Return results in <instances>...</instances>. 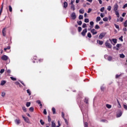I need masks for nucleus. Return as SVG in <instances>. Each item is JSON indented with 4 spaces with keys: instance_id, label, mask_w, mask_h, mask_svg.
<instances>
[{
    "instance_id": "1",
    "label": "nucleus",
    "mask_w": 127,
    "mask_h": 127,
    "mask_svg": "<svg viewBox=\"0 0 127 127\" xmlns=\"http://www.w3.org/2000/svg\"><path fill=\"white\" fill-rule=\"evenodd\" d=\"M119 8V5L118 4L116 3L114 5V10L115 12L116 15H117V17H120V13H119V11H118V9Z\"/></svg>"
},
{
    "instance_id": "2",
    "label": "nucleus",
    "mask_w": 127,
    "mask_h": 127,
    "mask_svg": "<svg viewBox=\"0 0 127 127\" xmlns=\"http://www.w3.org/2000/svg\"><path fill=\"white\" fill-rule=\"evenodd\" d=\"M105 35L106 33H101L99 36V39H103V38L105 37Z\"/></svg>"
},
{
    "instance_id": "3",
    "label": "nucleus",
    "mask_w": 127,
    "mask_h": 127,
    "mask_svg": "<svg viewBox=\"0 0 127 127\" xmlns=\"http://www.w3.org/2000/svg\"><path fill=\"white\" fill-rule=\"evenodd\" d=\"M105 45L108 48H112V45L109 43L108 41H107L105 43Z\"/></svg>"
},
{
    "instance_id": "4",
    "label": "nucleus",
    "mask_w": 127,
    "mask_h": 127,
    "mask_svg": "<svg viewBox=\"0 0 127 127\" xmlns=\"http://www.w3.org/2000/svg\"><path fill=\"white\" fill-rule=\"evenodd\" d=\"M122 115H123V112H122L121 110H119L117 113V118H120V117H122Z\"/></svg>"
},
{
    "instance_id": "5",
    "label": "nucleus",
    "mask_w": 127,
    "mask_h": 127,
    "mask_svg": "<svg viewBox=\"0 0 127 127\" xmlns=\"http://www.w3.org/2000/svg\"><path fill=\"white\" fill-rule=\"evenodd\" d=\"M70 16L72 18V19H76V13L75 12H72L71 14H70Z\"/></svg>"
},
{
    "instance_id": "6",
    "label": "nucleus",
    "mask_w": 127,
    "mask_h": 127,
    "mask_svg": "<svg viewBox=\"0 0 127 127\" xmlns=\"http://www.w3.org/2000/svg\"><path fill=\"white\" fill-rule=\"evenodd\" d=\"M6 28H5V27L2 29V33L3 36H5V35L6 34Z\"/></svg>"
},
{
    "instance_id": "7",
    "label": "nucleus",
    "mask_w": 127,
    "mask_h": 127,
    "mask_svg": "<svg viewBox=\"0 0 127 127\" xmlns=\"http://www.w3.org/2000/svg\"><path fill=\"white\" fill-rule=\"evenodd\" d=\"M2 60H4L6 61V60H7L8 59V57L7 56L4 55L1 57Z\"/></svg>"
},
{
    "instance_id": "8",
    "label": "nucleus",
    "mask_w": 127,
    "mask_h": 127,
    "mask_svg": "<svg viewBox=\"0 0 127 127\" xmlns=\"http://www.w3.org/2000/svg\"><path fill=\"white\" fill-rule=\"evenodd\" d=\"M87 32V29H84L81 32V35L82 36H85L86 35V33Z\"/></svg>"
},
{
    "instance_id": "9",
    "label": "nucleus",
    "mask_w": 127,
    "mask_h": 127,
    "mask_svg": "<svg viewBox=\"0 0 127 127\" xmlns=\"http://www.w3.org/2000/svg\"><path fill=\"white\" fill-rule=\"evenodd\" d=\"M23 120L25 121L26 123H27L28 124L29 122V120L28 119V118H25L24 116H22Z\"/></svg>"
},
{
    "instance_id": "10",
    "label": "nucleus",
    "mask_w": 127,
    "mask_h": 127,
    "mask_svg": "<svg viewBox=\"0 0 127 127\" xmlns=\"http://www.w3.org/2000/svg\"><path fill=\"white\" fill-rule=\"evenodd\" d=\"M91 33H92L93 35H95V34H97V32L96 31V30L94 29H93L91 30Z\"/></svg>"
},
{
    "instance_id": "11",
    "label": "nucleus",
    "mask_w": 127,
    "mask_h": 127,
    "mask_svg": "<svg viewBox=\"0 0 127 127\" xmlns=\"http://www.w3.org/2000/svg\"><path fill=\"white\" fill-rule=\"evenodd\" d=\"M70 9L71 10L74 11V10H75V9H76V8L75 7V5L74 4L71 5Z\"/></svg>"
},
{
    "instance_id": "12",
    "label": "nucleus",
    "mask_w": 127,
    "mask_h": 127,
    "mask_svg": "<svg viewBox=\"0 0 127 127\" xmlns=\"http://www.w3.org/2000/svg\"><path fill=\"white\" fill-rule=\"evenodd\" d=\"M109 40H110V42H111V43H112V41H113V42H114V43L115 44H116V43H117V40H116V39H113L112 40H111V39H109Z\"/></svg>"
},
{
    "instance_id": "13",
    "label": "nucleus",
    "mask_w": 127,
    "mask_h": 127,
    "mask_svg": "<svg viewBox=\"0 0 127 127\" xmlns=\"http://www.w3.org/2000/svg\"><path fill=\"white\" fill-rule=\"evenodd\" d=\"M15 123L16 125H19L20 124V120L19 119L15 120Z\"/></svg>"
},
{
    "instance_id": "14",
    "label": "nucleus",
    "mask_w": 127,
    "mask_h": 127,
    "mask_svg": "<svg viewBox=\"0 0 127 127\" xmlns=\"http://www.w3.org/2000/svg\"><path fill=\"white\" fill-rule=\"evenodd\" d=\"M68 6V3L67 2L65 1L64 2V8H66Z\"/></svg>"
},
{
    "instance_id": "15",
    "label": "nucleus",
    "mask_w": 127,
    "mask_h": 127,
    "mask_svg": "<svg viewBox=\"0 0 127 127\" xmlns=\"http://www.w3.org/2000/svg\"><path fill=\"white\" fill-rule=\"evenodd\" d=\"M117 103L118 104V108H119V109H121L122 108V106L121 105V104L120 103V101H119V100L117 99Z\"/></svg>"
},
{
    "instance_id": "16",
    "label": "nucleus",
    "mask_w": 127,
    "mask_h": 127,
    "mask_svg": "<svg viewBox=\"0 0 127 127\" xmlns=\"http://www.w3.org/2000/svg\"><path fill=\"white\" fill-rule=\"evenodd\" d=\"M90 28H93V27H94V22H93V21H91L90 22Z\"/></svg>"
},
{
    "instance_id": "17",
    "label": "nucleus",
    "mask_w": 127,
    "mask_h": 127,
    "mask_svg": "<svg viewBox=\"0 0 127 127\" xmlns=\"http://www.w3.org/2000/svg\"><path fill=\"white\" fill-rule=\"evenodd\" d=\"M5 83H6V81H5V80H2L0 83L1 86H3V85H4Z\"/></svg>"
},
{
    "instance_id": "18",
    "label": "nucleus",
    "mask_w": 127,
    "mask_h": 127,
    "mask_svg": "<svg viewBox=\"0 0 127 127\" xmlns=\"http://www.w3.org/2000/svg\"><path fill=\"white\" fill-rule=\"evenodd\" d=\"M36 103L40 105V107H42V104H41V102L40 101V100L37 101Z\"/></svg>"
},
{
    "instance_id": "19",
    "label": "nucleus",
    "mask_w": 127,
    "mask_h": 127,
    "mask_svg": "<svg viewBox=\"0 0 127 127\" xmlns=\"http://www.w3.org/2000/svg\"><path fill=\"white\" fill-rule=\"evenodd\" d=\"M97 42L98 44H100V45H103V41L97 40Z\"/></svg>"
},
{
    "instance_id": "20",
    "label": "nucleus",
    "mask_w": 127,
    "mask_h": 127,
    "mask_svg": "<svg viewBox=\"0 0 127 127\" xmlns=\"http://www.w3.org/2000/svg\"><path fill=\"white\" fill-rule=\"evenodd\" d=\"M100 20H101V17L100 16L97 17L96 20V22H98V21H100Z\"/></svg>"
},
{
    "instance_id": "21",
    "label": "nucleus",
    "mask_w": 127,
    "mask_h": 127,
    "mask_svg": "<svg viewBox=\"0 0 127 127\" xmlns=\"http://www.w3.org/2000/svg\"><path fill=\"white\" fill-rule=\"evenodd\" d=\"M52 111H53L54 115H55V114H56V109H55V108L53 107L52 108Z\"/></svg>"
},
{
    "instance_id": "22",
    "label": "nucleus",
    "mask_w": 127,
    "mask_h": 127,
    "mask_svg": "<svg viewBox=\"0 0 127 127\" xmlns=\"http://www.w3.org/2000/svg\"><path fill=\"white\" fill-rule=\"evenodd\" d=\"M111 9H112V6H111L110 5L108 6L107 8V10H108L109 11H111Z\"/></svg>"
},
{
    "instance_id": "23",
    "label": "nucleus",
    "mask_w": 127,
    "mask_h": 127,
    "mask_svg": "<svg viewBox=\"0 0 127 127\" xmlns=\"http://www.w3.org/2000/svg\"><path fill=\"white\" fill-rule=\"evenodd\" d=\"M52 127H56V124L53 122H52Z\"/></svg>"
},
{
    "instance_id": "24",
    "label": "nucleus",
    "mask_w": 127,
    "mask_h": 127,
    "mask_svg": "<svg viewBox=\"0 0 127 127\" xmlns=\"http://www.w3.org/2000/svg\"><path fill=\"white\" fill-rule=\"evenodd\" d=\"M29 111H30V112H33V111H34V108L33 107H30L29 108Z\"/></svg>"
},
{
    "instance_id": "25",
    "label": "nucleus",
    "mask_w": 127,
    "mask_h": 127,
    "mask_svg": "<svg viewBox=\"0 0 127 127\" xmlns=\"http://www.w3.org/2000/svg\"><path fill=\"white\" fill-rule=\"evenodd\" d=\"M112 59H113V58L111 56H109L108 58V61H112Z\"/></svg>"
},
{
    "instance_id": "26",
    "label": "nucleus",
    "mask_w": 127,
    "mask_h": 127,
    "mask_svg": "<svg viewBox=\"0 0 127 127\" xmlns=\"http://www.w3.org/2000/svg\"><path fill=\"white\" fill-rule=\"evenodd\" d=\"M9 10L10 12L12 11V7L10 5L9 6Z\"/></svg>"
},
{
    "instance_id": "27",
    "label": "nucleus",
    "mask_w": 127,
    "mask_h": 127,
    "mask_svg": "<svg viewBox=\"0 0 127 127\" xmlns=\"http://www.w3.org/2000/svg\"><path fill=\"white\" fill-rule=\"evenodd\" d=\"M74 2H75V0H71L70 3H69V4H71V5L74 4Z\"/></svg>"
},
{
    "instance_id": "28",
    "label": "nucleus",
    "mask_w": 127,
    "mask_h": 127,
    "mask_svg": "<svg viewBox=\"0 0 127 127\" xmlns=\"http://www.w3.org/2000/svg\"><path fill=\"white\" fill-rule=\"evenodd\" d=\"M27 93L29 94V96H30L31 95V92H30V90H29V89L27 90Z\"/></svg>"
},
{
    "instance_id": "29",
    "label": "nucleus",
    "mask_w": 127,
    "mask_h": 127,
    "mask_svg": "<svg viewBox=\"0 0 127 127\" xmlns=\"http://www.w3.org/2000/svg\"><path fill=\"white\" fill-rule=\"evenodd\" d=\"M79 13H81V14L84 13V9H80L79 10Z\"/></svg>"
},
{
    "instance_id": "30",
    "label": "nucleus",
    "mask_w": 127,
    "mask_h": 127,
    "mask_svg": "<svg viewBox=\"0 0 127 127\" xmlns=\"http://www.w3.org/2000/svg\"><path fill=\"white\" fill-rule=\"evenodd\" d=\"M106 107L107 108H108V109H111V108H112V105L109 104H107Z\"/></svg>"
},
{
    "instance_id": "31",
    "label": "nucleus",
    "mask_w": 127,
    "mask_h": 127,
    "mask_svg": "<svg viewBox=\"0 0 127 127\" xmlns=\"http://www.w3.org/2000/svg\"><path fill=\"white\" fill-rule=\"evenodd\" d=\"M120 58H125V56L123 54H120Z\"/></svg>"
},
{
    "instance_id": "32",
    "label": "nucleus",
    "mask_w": 127,
    "mask_h": 127,
    "mask_svg": "<svg viewBox=\"0 0 127 127\" xmlns=\"http://www.w3.org/2000/svg\"><path fill=\"white\" fill-rule=\"evenodd\" d=\"M87 36L88 37H89V38H91V37H92V35L91 34V33H88Z\"/></svg>"
},
{
    "instance_id": "33",
    "label": "nucleus",
    "mask_w": 127,
    "mask_h": 127,
    "mask_svg": "<svg viewBox=\"0 0 127 127\" xmlns=\"http://www.w3.org/2000/svg\"><path fill=\"white\" fill-rule=\"evenodd\" d=\"M30 105H31V103L30 102H27L26 105V107H27L28 108V107H30Z\"/></svg>"
},
{
    "instance_id": "34",
    "label": "nucleus",
    "mask_w": 127,
    "mask_h": 127,
    "mask_svg": "<svg viewBox=\"0 0 127 127\" xmlns=\"http://www.w3.org/2000/svg\"><path fill=\"white\" fill-rule=\"evenodd\" d=\"M104 10H105V7H102V8H101L100 11L101 12H104Z\"/></svg>"
},
{
    "instance_id": "35",
    "label": "nucleus",
    "mask_w": 127,
    "mask_h": 127,
    "mask_svg": "<svg viewBox=\"0 0 127 127\" xmlns=\"http://www.w3.org/2000/svg\"><path fill=\"white\" fill-rule=\"evenodd\" d=\"M108 19H109L108 18V17H105V18H103V21H108Z\"/></svg>"
},
{
    "instance_id": "36",
    "label": "nucleus",
    "mask_w": 127,
    "mask_h": 127,
    "mask_svg": "<svg viewBox=\"0 0 127 127\" xmlns=\"http://www.w3.org/2000/svg\"><path fill=\"white\" fill-rule=\"evenodd\" d=\"M40 123H41V124L42 125V126H43L44 125V122L43 121V120H41L40 121Z\"/></svg>"
},
{
    "instance_id": "37",
    "label": "nucleus",
    "mask_w": 127,
    "mask_h": 127,
    "mask_svg": "<svg viewBox=\"0 0 127 127\" xmlns=\"http://www.w3.org/2000/svg\"><path fill=\"white\" fill-rule=\"evenodd\" d=\"M77 24H78V25H82V21H77Z\"/></svg>"
},
{
    "instance_id": "38",
    "label": "nucleus",
    "mask_w": 127,
    "mask_h": 127,
    "mask_svg": "<svg viewBox=\"0 0 127 127\" xmlns=\"http://www.w3.org/2000/svg\"><path fill=\"white\" fill-rule=\"evenodd\" d=\"M1 97H4L5 96V93L4 92H1Z\"/></svg>"
},
{
    "instance_id": "39",
    "label": "nucleus",
    "mask_w": 127,
    "mask_h": 127,
    "mask_svg": "<svg viewBox=\"0 0 127 127\" xmlns=\"http://www.w3.org/2000/svg\"><path fill=\"white\" fill-rule=\"evenodd\" d=\"M10 79L12 80V81H16V78L13 77H10Z\"/></svg>"
},
{
    "instance_id": "40",
    "label": "nucleus",
    "mask_w": 127,
    "mask_h": 127,
    "mask_svg": "<svg viewBox=\"0 0 127 127\" xmlns=\"http://www.w3.org/2000/svg\"><path fill=\"white\" fill-rule=\"evenodd\" d=\"M115 26L117 29H120V27L118 25L115 24Z\"/></svg>"
},
{
    "instance_id": "41",
    "label": "nucleus",
    "mask_w": 127,
    "mask_h": 127,
    "mask_svg": "<svg viewBox=\"0 0 127 127\" xmlns=\"http://www.w3.org/2000/svg\"><path fill=\"white\" fill-rule=\"evenodd\" d=\"M8 49H10V47L8 46L6 48H4V51H6V50H7Z\"/></svg>"
},
{
    "instance_id": "42",
    "label": "nucleus",
    "mask_w": 127,
    "mask_h": 127,
    "mask_svg": "<svg viewBox=\"0 0 127 127\" xmlns=\"http://www.w3.org/2000/svg\"><path fill=\"white\" fill-rule=\"evenodd\" d=\"M84 22H86V23H88V22H89V19L88 18L85 19Z\"/></svg>"
},
{
    "instance_id": "43",
    "label": "nucleus",
    "mask_w": 127,
    "mask_h": 127,
    "mask_svg": "<svg viewBox=\"0 0 127 127\" xmlns=\"http://www.w3.org/2000/svg\"><path fill=\"white\" fill-rule=\"evenodd\" d=\"M87 27V24H86V23H83L82 25V27L83 28H85V27Z\"/></svg>"
},
{
    "instance_id": "44",
    "label": "nucleus",
    "mask_w": 127,
    "mask_h": 127,
    "mask_svg": "<svg viewBox=\"0 0 127 127\" xmlns=\"http://www.w3.org/2000/svg\"><path fill=\"white\" fill-rule=\"evenodd\" d=\"M124 26L127 27V20L124 22Z\"/></svg>"
},
{
    "instance_id": "45",
    "label": "nucleus",
    "mask_w": 127,
    "mask_h": 127,
    "mask_svg": "<svg viewBox=\"0 0 127 127\" xmlns=\"http://www.w3.org/2000/svg\"><path fill=\"white\" fill-rule=\"evenodd\" d=\"M79 19H83V15H80L78 17Z\"/></svg>"
},
{
    "instance_id": "46",
    "label": "nucleus",
    "mask_w": 127,
    "mask_h": 127,
    "mask_svg": "<svg viewBox=\"0 0 127 127\" xmlns=\"http://www.w3.org/2000/svg\"><path fill=\"white\" fill-rule=\"evenodd\" d=\"M100 26L98 25H95V29H99Z\"/></svg>"
},
{
    "instance_id": "47",
    "label": "nucleus",
    "mask_w": 127,
    "mask_h": 127,
    "mask_svg": "<svg viewBox=\"0 0 127 127\" xmlns=\"http://www.w3.org/2000/svg\"><path fill=\"white\" fill-rule=\"evenodd\" d=\"M4 72V69H1L0 71V74H2Z\"/></svg>"
},
{
    "instance_id": "48",
    "label": "nucleus",
    "mask_w": 127,
    "mask_h": 127,
    "mask_svg": "<svg viewBox=\"0 0 127 127\" xmlns=\"http://www.w3.org/2000/svg\"><path fill=\"white\" fill-rule=\"evenodd\" d=\"M81 31H82V27H78V32H81Z\"/></svg>"
},
{
    "instance_id": "49",
    "label": "nucleus",
    "mask_w": 127,
    "mask_h": 127,
    "mask_svg": "<svg viewBox=\"0 0 127 127\" xmlns=\"http://www.w3.org/2000/svg\"><path fill=\"white\" fill-rule=\"evenodd\" d=\"M120 21L121 22H123L124 21V18L122 17H120Z\"/></svg>"
},
{
    "instance_id": "50",
    "label": "nucleus",
    "mask_w": 127,
    "mask_h": 127,
    "mask_svg": "<svg viewBox=\"0 0 127 127\" xmlns=\"http://www.w3.org/2000/svg\"><path fill=\"white\" fill-rule=\"evenodd\" d=\"M6 71L7 72V73L8 74H10L11 71H10V69H6Z\"/></svg>"
},
{
    "instance_id": "51",
    "label": "nucleus",
    "mask_w": 127,
    "mask_h": 127,
    "mask_svg": "<svg viewBox=\"0 0 127 127\" xmlns=\"http://www.w3.org/2000/svg\"><path fill=\"white\" fill-rule=\"evenodd\" d=\"M100 16H101V17H104V16H105V14H104V13H101V14H100Z\"/></svg>"
},
{
    "instance_id": "52",
    "label": "nucleus",
    "mask_w": 127,
    "mask_h": 127,
    "mask_svg": "<svg viewBox=\"0 0 127 127\" xmlns=\"http://www.w3.org/2000/svg\"><path fill=\"white\" fill-rule=\"evenodd\" d=\"M48 119L49 123H50V122H51V118H50V116H48Z\"/></svg>"
},
{
    "instance_id": "53",
    "label": "nucleus",
    "mask_w": 127,
    "mask_h": 127,
    "mask_svg": "<svg viewBox=\"0 0 127 127\" xmlns=\"http://www.w3.org/2000/svg\"><path fill=\"white\" fill-rule=\"evenodd\" d=\"M43 113L44 114V115H47V112L46 111V109L44 110Z\"/></svg>"
},
{
    "instance_id": "54",
    "label": "nucleus",
    "mask_w": 127,
    "mask_h": 127,
    "mask_svg": "<svg viewBox=\"0 0 127 127\" xmlns=\"http://www.w3.org/2000/svg\"><path fill=\"white\" fill-rule=\"evenodd\" d=\"M117 47L118 48H119V47H121V46H122V44H118L117 45H116Z\"/></svg>"
},
{
    "instance_id": "55",
    "label": "nucleus",
    "mask_w": 127,
    "mask_h": 127,
    "mask_svg": "<svg viewBox=\"0 0 127 127\" xmlns=\"http://www.w3.org/2000/svg\"><path fill=\"white\" fill-rule=\"evenodd\" d=\"M23 111L25 112H26V108L23 107H22Z\"/></svg>"
},
{
    "instance_id": "56",
    "label": "nucleus",
    "mask_w": 127,
    "mask_h": 127,
    "mask_svg": "<svg viewBox=\"0 0 127 127\" xmlns=\"http://www.w3.org/2000/svg\"><path fill=\"white\" fill-rule=\"evenodd\" d=\"M119 40L122 42L124 41V40H123V36H122L120 38H119Z\"/></svg>"
},
{
    "instance_id": "57",
    "label": "nucleus",
    "mask_w": 127,
    "mask_h": 127,
    "mask_svg": "<svg viewBox=\"0 0 127 127\" xmlns=\"http://www.w3.org/2000/svg\"><path fill=\"white\" fill-rule=\"evenodd\" d=\"M91 11H92V9L91 8H89L88 10L87 11V13H90V12H91Z\"/></svg>"
},
{
    "instance_id": "58",
    "label": "nucleus",
    "mask_w": 127,
    "mask_h": 127,
    "mask_svg": "<svg viewBox=\"0 0 127 127\" xmlns=\"http://www.w3.org/2000/svg\"><path fill=\"white\" fill-rule=\"evenodd\" d=\"M84 127H88V123L87 122L84 123Z\"/></svg>"
},
{
    "instance_id": "59",
    "label": "nucleus",
    "mask_w": 127,
    "mask_h": 127,
    "mask_svg": "<svg viewBox=\"0 0 127 127\" xmlns=\"http://www.w3.org/2000/svg\"><path fill=\"white\" fill-rule=\"evenodd\" d=\"M126 7H127V3L125 4L123 7V8L125 9L126 8Z\"/></svg>"
},
{
    "instance_id": "60",
    "label": "nucleus",
    "mask_w": 127,
    "mask_h": 127,
    "mask_svg": "<svg viewBox=\"0 0 127 127\" xmlns=\"http://www.w3.org/2000/svg\"><path fill=\"white\" fill-rule=\"evenodd\" d=\"M124 108L125 110H127V106L126 105L124 104Z\"/></svg>"
},
{
    "instance_id": "61",
    "label": "nucleus",
    "mask_w": 127,
    "mask_h": 127,
    "mask_svg": "<svg viewBox=\"0 0 127 127\" xmlns=\"http://www.w3.org/2000/svg\"><path fill=\"white\" fill-rule=\"evenodd\" d=\"M62 117L63 119H65V117H64V113L63 112H62Z\"/></svg>"
},
{
    "instance_id": "62",
    "label": "nucleus",
    "mask_w": 127,
    "mask_h": 127,
    "mask_svg": "<svg viewBox=\"0 0 127 127\" xmlns=\"http://www.w3.org/2000/svg\"><path fill=\"white\" fill-rule=\"evenodd\" d=\"M58 123L59 124V126H57L56 127H59L60 126H61V125H60V121H58Z\"/></svg>"
},
{
    "instance_id": "63",
    "label": "nucleus",
    "mask_w": 127,
    "mask_h": 127,
    "mask_svg": "<svg viewBox=\"0 0 127 127\" xmlns=\"http://www.w3.org/2000/svg\"><path fill=\"white\" fill-rule=\"evenodd\" d=\"M101 89L102 91H104V90H105V87H104L103 86H101Z\"/></svg>"
},
{
    "instance_id": "64",
    "label": "nucleus",
    "mask_w": 127,
    "mask_h": 127,
    "mask_svg": "<svg viewBox=\"0 0 127 127\" xmlns=\"http://www.w3.org/2000/svg\"><path fill=\"white\" fill-rule=\"evenodd\" d=\"M15 85H20V83H19V82L17 81L15 82Z\"/></svg>"
}]
</instances>
